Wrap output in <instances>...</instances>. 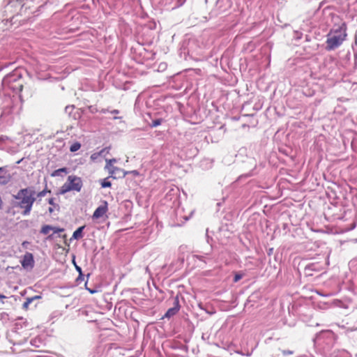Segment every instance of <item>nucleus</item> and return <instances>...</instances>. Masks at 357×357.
I'll return each instance as SVG.
<instances>
[{
    "mask_svg": "<svg viewBox=\"0 0 357 357\" xmlns=\"http://www.w3.org/2000/svg\"><path fill=\"white\" fill-rule=\"evenodd\" d=\"M22 160V159L20 160L19 161L17 162V164H20L21 162V161Z\"/></svg>",
    "mask_w": 357,
    "mask_h": 357,
    "instance_id": "28",
    "label": "nucleus"
},
{
    "mask_svg": "<svg viewBox=\"0 0 357 357\" xmlns=\"http://www.w3.org/2000/svg\"><path fill=\"white\" fill-rule=\"evenodd\" d=\"M105 168L108 170L109 176L114 178H116V174L118 172H122L123 177L126 176L128 173V172H125L119 167H114L113 165H111V166L109 167H108L107 165H106Z\"/></svg>",
    "mask_w": 357,
    "mask_h": 357,
    "instance_id": "6",
    "label": "nucleus"
},
{
    "mask_svg": "<svg viewBox=\"0 0 357 357\" xmlns=\"http://www.w3.org/2000/svg\"><path fill=\"white\" fill-rule=\"evenodd\" d=\"M81 147V144L79 142H75L70 146V151L71 152H75L78 151Z\"/></svg>",
    "mask_w": 357,
    "mask_h": 357,
    "instance_id": "10",
    "label": "nucleus"
},
{
    "mask_svg": "<svg viewBox=\"0 0 357 357\" xmlns=\"http://www.w3.org/2000/svg\"><path fill=\"white\" fill-rule=\"evenodd\" d=\"M162 123V120L160 119H155L154 121H152V123H151V127L152 128H155V127H157L158 126H160Z\"/></svg>",
    "mask_w": 357,
    "mask_h": 357,
    "instance_id": "14",
    "label": "nucleus"
},
{
    "mask_svg": "<svg viewBox=\"0 0 357 357\" xmlns=\"http://www.w3.org/2000/svg\"><path fill=\"white\" fill-rule=\"evenodd\" d=\"M347 33L344 26H339L332 30L327 36V46L328 50H334L338 47L346 39Z\"/></svg>",
    "mask_w": 357,
    "mask_h": 357,
    "instance_id": "2",
    "label": "nucleus"
},
{
    "mask_svg": "<svg viewBox=\"0 0 357 357\" xmlns=\"http://www.w3.org/2000/svg\"><path fill=\"white\" fill-rule=\"evenodd\" d=\"M111 185H112V183L110 181H107V178H105L101 182V186L103 188H109V187H111Z\"/></svg>",
    "mask_w": 357,
    "mask_h": 357,
    "instance_id": "13",
    "label": "nucleus"
},
{
    "mask_svg": "<svg viewBox=\"0 0 357 357\" xmlns=\"http://www.w3.org/2000/svg\"><path fill=\"white\" fill-rule=\"evenodd\" d=\"M82 279H83V276L82 277H79V275L78 278H77V280H82Z\"/></svg>",
    "mask_w": 357,
    "mask_h": 357,
    "instance_id": "25",
    "label": "nucleus"
},
{
    "mask_svg": "<svg viewBox=\"0 0 357 357\" xmlns=\"http://www.w3.org/2000/svg\"><path fill=\"white\" fill-rule=\"evenodd\" d=\"M67 168L66 167H63V168H60V169H56L54 170L52 174H51V176L52 177H56V176H59L61 175V173H65V174H67Z\"/></svg>",
    "mask_w": 357,
    "mask_h": 357,
    "instance_id": "9",
    "label": "nucleus"
},
{
    "mask_svg": "<svg viewBox=\"0 0 357 357\" xmlns=\"http://www.w3.org/2000/svg\"><path fill=\"white\" fill-rule=\"evenodd\" d=\"M47 192H48V191H47L46 189H44L43 190H42V191L39 192L37 194V196H38V197H44V196H45V195H46V194H47Z\"/></svg>",
    "mask_w": 357,
    "mask_h": 357,
    "instance_id": "17",
    "label": "nucleus"
},
{
    "mask_svg": "<svg viewBox=\"0 0 357 357\" xmlns=\"http://www.w3.org/2000/svg\"><path fill=\"white\" fill-rule=\"evenodd\" d=\"M83 187V182L80 177L70 175L67 181L60 188L59 194L64 195L70 191L80 192Z\"/></svg>",
    "mask_w": 357,
    "mask_h": 357,
    "instance_id": "3",
    "label": "nucleus"
},
{
    "mask_svg": "<svg viewBox=\"0 0 357 357\" xmlns=\"http://www.w3.org/2000/svg\"><path fill=\"white\" fill-rule=\"evenodd\" d=\"M49 204H54V199H50Z\"/></svg>",
    "mask_w": 357,
    "mask_h": 357,
    "instance_id": "21",
    "label": "nucleus"
},
{
    "mask_svg": "<svg viewBox=\"0 0 357 357\" xmlns=\"http://www.w3.org/2000/svg\"><path fill=\"white\" fill-rule=\"evenodd\" d=\"M3 170V167H0V172H1Z\"/></svg>",
    "mask_w": 357,
    "mask_h": 357,
    "instance_id": "29",
    "label": "nucleus"
},
{
    "mask_svg": "<svg viewBox=\"0 0 357 357\" xmlns=\"http://www.w3.org/2000/svg\"><path fill=\"white\" fill-rule=\"evenodd\" d=\"M14 198L19 200L17 206L24 209L22 214L24 215H28L36 201L35 191L28 188L21 189L17 195L14 196Z\"/></svg>",
    "mask_w": 357,
    "mask_h": 357,
    "instance_id": "1",
    "label": "nucleus"
},
{
    "mask_svg": "<svg viewBox=\"0 0 357 357\" xmlns=\"http://www.w3.org/2000/svg\"><path fill=\"white\" fill-rule=\"evenodd\" d=\"M112 113H113V114H118L119 111L115 109V110L112 111Z\"/></svg>",
    "mask_w": 357,
    "mask_h": 357,
    "instance_id": "24",
    "label": "nucleus"
},
{
    "mask_svg": "<svg viewBox=\"0 0 357 357\" xmlns=\"http://www.w3.org/2000/svg\"><path fill=\"white\" fill-rule=\"evenodd\" d=\"M73 264H75V269L77 270V271L79 273V277H82L83 275H82V268L81 267H79V266H77L76 264H75V260H73Z\"/></svg>",
    "mask_w": 357,
    "mask_h": 357,
    "instance_id": "16",
    "label": "nucleus"
},
{
    "mask_svg": "<svg viewBox=\"0 0 357 357\" xmlns=\"http://www.w3.org/2000/svg\"><path fill=\"white\" fill-rule=\"evenodd\" d=\"M241 278H242V275H241V274H236L235 276H234V282H236L238 280H240Z\"/></svg>",
    "mask_w": 357,
    "mask_h": 357,
    "instance_id": "20",
    "label": "nucleus"
},
{
    "mask_svg": "<svg viewBox=\"0 0 357 357\" xmlns=\"http://www.w3.org/2000/svg\"><path fill=\"white\" fill-rule=\"evenodd\" d=\"M49 211H50V213H52V211H53V208H49Z\"/></svg>",
    "mask_w": 357,
    "mask_h": 357,
    "instance_id": "27",
    "label": "nucleus"
},
{
    "mask_svg": "<svg viewBox=\"0 0 357 357\" xmlns=\"http://www.w3.org/2000/svg\"><path fill=\"white\" fill-rule=\"evenodd\" d=\"M52 231H53L54 234H58V233L63 231V229L53 227V229H52Z\"/></svg>",
    "mask_w": 357,
    "mask_h": 357,
    "instance_id": "19",
    "label": "nucleus"
},
{
    "mask_svg": "<svg viewBox=\"0 0 357 357\" xmlns=\"http://www.w3.org/2000/svg\"><path fill=\"white\" fill-rule=\"evenodd\" d=\"M53 229V227L50 225H44L41 229V233L43 234H47L50 231Z\"/></svg>",
    "mask_w": 357,
    "mask_h": 357,
    "instance_id": "11",
    "label": "nucleus"
},
{
    "mask_svg": "<svg viewBox=\"0 0 357 357\" xmlns=\"http://www.w3.org/2000/svg\"><path fill=\"white\" fill-rule=\"evenodd\" d=\"M40 296H35L33 297L26 298V301L23 303V308L27 310L29 308V305L36 299L40 298Z\"/></svg>",
    "mask_w": 357,
    "mask_h": 357,
    "instance_id": "7",
    "label": "nucleus"
},
{
    "mask_svg": "<svg viewBox=\"0 0 357 357\" xmlns=\"http://www.w3.org/2000/svg\"><path fill=\"white\" fill-rule=\"evenodd\" d=\"M21 264H22V266L24 268H32L33 267V264H34L33 255L29 252L26 253L23 257Z\"/></svg>",
    "mask_w": 357,
    "mask_h": 357,
    "instance_id": "4",
    "label": "nucleus"
},
{
    "mask_svg": "<svg viewBox=\"0 0 357 357\" xmlns=\"http://www.w3.org/2000/svg\"><path fill=\"white\" fill-rule=\"evenodd\" d=\"M88 290L89 291V292H90L91 294H94V293H96V290H91L90 289H88Z\"/></svg>",
    "mask_w": 357,
    "mask_h": 357,
    "instance_id": "22",
    "label": "nucleus"
},
{
    "mask_svg": "<svg viewBox=\"0 0 357 357\" xmlns=\"http://www.w3.org/2000/svg\"><path fill=\"white\" fill-rule=\"evenodd\" d=\"M6 298V296H3V295H1V294H0V298Z\"/></svg>",
    "mask_w": 357,
    "mask_h": 357,
    "instance_id": "26",
    "label": "nucleus"
},
{
    "mask_svg": "<svg viewBox=\"0 0 357 357\" xmlns=\"http://www.w3.org/2000/svg\"><path fill=\"white\" fill-rule=\"evenodd\" d=\"M131 173H132V174H135V175H137V174H138V172H137V171H135H135L131 172Z\"/></svg>",
    "mask_w": 357,
    "mask_h": 357,
    "instance_id": "23",
    "label": "nucleus"
},
{
    "mask_svg": "<svg viewBox=\"0 0 357 357\" xmlns=\"http://www.w3.org/2000/svg\"><path fill=\"white\" fill-rule=\"evenodd\" d=\"M100 154H101L100 152H99V153H94L91 154V155L90 157L91 160L92 161H96L100 156Z\"/></svg>",
    "mask_w": 357,
    "mask_h": 357,
    "instance_id": "15",
    "label": "nucleus"
},
{
    "mask_svg": "<svg viewBox=\"0 0 357 357\" xmlns=\"http://www.w3.org/2000/svg\"><path fill=\"white\" fill-rule=\"evenodd\" d=\"M177 311H178V309H176V308H170L165 313V317H170L171 316H172L174 314H176V312Z\"/></svg>",
    "mask_w": 357,
    "mask_h": 357,
    "instance_id": "12",
    "label": "nucleus"
},
{
    "mask_svg": "<svg viewBox=\"0 0 357 357\" xmlns=\"http://www.w3.org/2000/svg\"><path fill=\"white\" fill-rule=\"evenodd\" d=\"M116 162V160L114 159V158L107 160H106V165H107V166L109 167V166H111V165H113V163H114Z\"/></svg>",
    "mask_w": 357,
    "mask_h": 357,
    "instance_id": "18",
    "label": "nucleus"
},
{
    "mask_svg": "<svg viewBox=\"0 0 357 357\" xmlns=\"http://www.w3.org/2000/svg\"><path fill=\"white\" fill-rule=\"evenodd\" d=\"M84 228V227L82 226V227H80L78 229H77L73 232V238H74L75 239L81 238L82 237V231H83Z\"/></svg>",
    "mask_w": 357,
    "mask_h": 357,
    "instance_id": "8",
    "label": "nucleus"
},
{
    "mask_svg": "<svg viewBox=\"0 0 357 357\" xmlns=\"http://www.w3.org/2000/svg\"><path fill=\"white\" fill-rule=\"evenodd\" d=\"M107 202H104L103 204L99 206L94 211L93 214V218L95 219H98L102 217L107 211Z\"/></svg>",
    "mask_w": 357,
    "mask_h": 357,
    "instance_id": "5",
    "label": "nucleus"
}]
</instances>
